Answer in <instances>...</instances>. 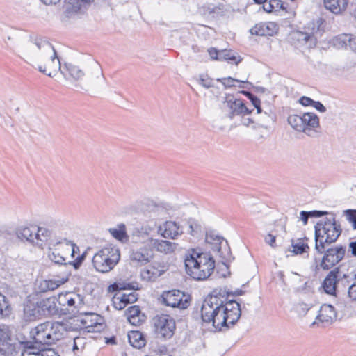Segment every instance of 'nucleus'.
Here are the masks:
<instances>
[{
  "mask_svg": "<svg viewBox=\"0 0 356 356\" xmlns=\"http://www.w3.org/2000/svg\"><path fill=\"white\" fill-rule=\"evenodd\" d=\"M209 54L213 60H220V51H218L215 48H210L208 50Z\"/></svg>",
  "mask_w": 356,
  "mask_h": 356,
  "instance_id": "nucleus-55",
  "label": "nucleus"
},
{
  "mask_svg": "<svg viewBox=\"0 0 356 356\" xmlns=\"http://www.w3.org/2000/svg\"><path fill=\"white\" fill-rule=\"evenodd\" d=\"M276 236L271 234H268L265 237V242L271 247H275Z\"/></svg>",
  "mask_w": 356,
  "mask_h": 356,
  "instance_id": "nucleus-54",
  "label": "nucleus"
},
{
  "mask_svg": "<svg viewBox=\"0 0 356 356\" xmlns=\"http://www.w3.org/2000/svg\"><path fill=\"white\" fill-rule=\"evenodd\" d=\"M94 0H65L66 11L68 13H78L83 3H90Z\"/></svg>",
  "mask_w": 356,
  "mask_h": 356,
  "instance_id": "nucleus-30",
  "label": "nucleus"
},
{
  "mask_svg": "<svg viewBox=\"0 0 356 356\" xmlns=\"http://www.w3.org/2000/svg\"><path fill=\"white\" fill-rule=\"evenodd\" d=\"M299 103L304 106H313V104L314 103H315V101L309 97L302 96L299 99Z\"/></svg>",
  "mask_w": 356,
  "mask_h": 356,
  "instance_id": "nucleus-51",
  "label": "nucleus"
},
{
  "mask_svg": "<svg viewBox=\"0 0 356 356\" xmlns=\"http://www.w3.org/2000/svg\"><path fill=\"white\" fill-rule=\"evenodd\" d=\"M323 3L327 10L337 15L346 9L348 0H324Z\"/></svg>",
  "mask_w": 356,
  "mask_h": 356,
  "instance_id": "nucleus-23",
  "label": "nucleus"
},
{
  "mask_svg": "<svg viewBox=\"0 0 356 356\" xmlns=\"http://www.w3.org/2000/svg\"><path fill=\"white\" fill-rule=\"evenodd\" d=\"M62 245H63V240H51L49 242L48 257L50 261L55 264L66 266L67 265L66 259L63 254H61L60 252L61 250L59 246Z\"/></svg>",
  "mask_w": 356,
  "mask_h": 356,
  "instance_id": "nucleus-16",
  "label": "nucleus"
},
{
  "mask_svg": "<svg viewBox=\"0 0 356 356\" xmlns=\"http://www.w3.org/2000/svg\"><path fill=\"white\" fill-rule=\"evenodd\" d=\"M348 293L352 300L356 301V282L349 287Z\"/></svg>",
  "mask_w": 356,
  "mask_h": 356,
  "instance_id": "nucleus-53",
  "label": "nucleus"
},
{
  "mask_svg": "<svg viewBox=\"0 0 356 356\" xmlns=\"http://www.w3.org/2000/svg\"><path fill=\"white\" fill-rule=\"evenodd\" d=\"M184 264L186 273L195 280L207 279L215 268V260L210 254L195 249L188 250Z\"/></svg>",
  "mask_w": 356,
  "mask_h": 356,
  "instance_id": "nucleus-3",
  "label": "nucleus"
},
{
  "mask_svg": "<svg viewBox=\"0 0 356 356\" xmlns=\"http://www.w3.org/2000/svg\"><path fill=\"white\" fill-rule=\"evenodd\" d=\"M35 236V239L37 240L35 245L41 248H43L44 243L49 247V242L51 240H62V238H52L51 232L49 229L40 227H37Z\"/></svg>",
  "mask_w": 356,
  "mask_h": 356,
  "instance_id": "nucleus-22",
  "label": "nucleus"
},
{
  "mask_svg": "<svg viewBox=\"0 0 356 356\" xmlns=\"http://www.w3.org/2000/svg\"><path fill=\"white\" fill-rule=\"evenodd\" d=\"M220 291H221V292H225V297H227L228 298H229L230 296H241L244 293V291L241 289H236L234 291H231V292L222 291V290H220Z\"/></svg>",
  "mask_w": 356,
  "mask_h": 356,
  "instance_id": "nucleus-56",
  "label": "nucleus"
},
{
  "mask_svg": "<svg viewBox=\"0 0 356 356\" xmlns=\"http://www.w3.org/2000/svg\"><path fill=\"white\" fill-rule=\"evenodd\" d=\"M222 109L226 113L229 119H233L234 116L243 113L245 109V104L238 99L234 98L232 95H227L225 101L222 102Z\"/></svg>",
  "mask_w": 356,
  "mask_h": 356,
  "instance_id": "nucleus-15",
  "label": "nucleus"
},
{
  "mask_svg": "<svg viewBox=\"0 0 356 356\" xmlns=\"http://www.w3.org/2000/svg\"><path fill=\"white\" fill-rule=\"evenodd\" d=\"M38 356H59L52 348H42Z\"/></svg>",
  "mask_w": 356,
  "mask_h": 356,
  "instance_id": "nucleus-49",
  "label": "nucleus"
},
{
  "mask_svg": "<svg viewBox=\"0 0 356 356\" xmlns=\"http://www.w3.org/2000/svg\"><path fill=\"white\" fill-rule=\"evenodd\" d=\"M120 259V250L113 245H107L95 254L92 265L97 271L106 273L112 270Z\"/></svg>",
  "mask_w": 356,
  "mask_h": 356,
  "instance_id": "nucleus-7",
  "label": "nucleus"
},
{
  "mask_svg": "<svg viewBox=\"0 0 356 356\" xmlns=\"http://www.w3.org/2000/svg\"><path fill=\"white\" fill-rule=\"evenodd\" d=\"M109 233L118 241H123L124 239L128 238L126 232V226L124 223L118 225L116 228H110Z\"/></svg>",
  "mask_w": 356,
  "mask_h": 356,
  "instance_id": "nucleus-33",
  "label": "nucleus"
},
{
  "mask_svg": "<svg viewBox=\"0 0 356 356\" xmlns=\"http://www.w3.org/2000/svg\"><path fill=\"white\" fill-rule=\"evenodd\" d=\"M159 232L164 238L175 239L182 234L183 229L176 222L170 220L159 227Z\"/></svg>",
  "mask_w": 356,
  "mask_h": 356,
  "instance_id": "nucleus-18",
  "label": "nucleus"
},
{
  "mask_svg": "<svg viewBox=\"0 0 356 356\" xmlns=\"http://www.w3.org/2000/svg\"><path fill=\"white\" fill-rule=\"evenodd\" d=\"M318 35H321V30L319 27L316 29V31H313L310 33H300L299 40L304 41L306 44H308L309 47H314L317 44Z\"/></svg>",
  "mask_w": 356,
  "mask_h": 356,
  "instance_id": "nucleus-29",
  "label": "nucleus"
},
{
  "mask_svg": "<svg viewBox=\"0 0 356 356\" xmlns=\"http://www.w3.org/2000/svg\"><path fill=\"white\" fill-rule=\"evenodd\" d=\"M58 315L75 316L84 305V297L76 292L60 293L56 298Z\"/></svg>",
  "mask_w": 356,
  "mask_h": 356,
  "instance_id": "nucleus-8",
  "label": "nucleus"
},
{
  "mask_svg": "<svg viewBox=\"0 0 356 356\" xmlns=\"http://www.w3.org/2000/svg\"><path fill=\"white\" fill-rule=\"evenodd\" d=\"M24 312L25 316L29 321L42 316L47 317L58 315L56 297L28 299L24 307Z\"/></svg>",
  "mask_w": 356,
  "mask_h": 356,
  "instance_id": "nucleus-6",
  "label": "nucleus"
},
{
  "mask_svg": "<svg viewBox=\"0 0 356 356\" xmlns=\"http://www.w3.org/2000/svg\"><path fill=\"white\" fill-rule=\"evenodd\" d=\"M187 225H188V232L192 236H196L201 232V226L194 219H189L187 221Z\"/></svg>",
  "mask_w": 356,
  "mask_h": 356,
  "instance_id": "nucleus-39",
  "label": "nucleus"
},
{
  "mask_svg": "<svg viewBox=\"0 0 356 356\" xmlns=\"http://www.w3.org/2000/svg\"><path fill=\"white\" fill-rule=\"evenodd\" d=\"M129 342L136 348H141L145 346V339L140 331H131L128 334Z\"/></svg>",
  "mask_w": 356,
  "mask_h": 356,
  "instance_id": "nucleus-28",
  "label": "nucleus"
},
{
  "mask_svg": "<svg viewBox=\"0 0 356 356\" xmlns=\"http://www.w3.org/2000/svg\"><path fill=\"white\" fill-rule=\"evenodd\" d=\"M291 245L293 247V252L296 254H301L304 252H307L309 250L308 244L305 243L302 238L298 239L296 242L292 239Z\"/></svg>",
  "mask_w": 356,
  "mask_h": 356,
  "instance_id": "nucleus-36",
  "label": "nucleus"
},
{
  "mask_svg": "<svg viewBox=\"0 0 356 356\" xmlns=\"http://www.w3.org/2000/svg\"><path fill=\"white\" fill-rule=\"evenodd\" d=\"M263 8L266 13H271L275 10L270 1L268 3L264 4Z\"/></svg>",
  "mask_w": 356,
  "mask_h": 356,
  "instance_id": "nucleus-60",
  "label": "nucleus"
},
{
  "mask_svg": "<svg viewBox=\"0 0 356 356\" xmlns=\"http://www.w3.org/2000/svg\"><path fill=\"white\" fill-rule=\"evenodd\" d=\"M16 339L13 338L8 330L0 329V353L3 356H13L17 353L19 345Z\"/></svg>",
  "mask_w": 356,
  "mask_h": 356,
  "instance_id": "nucleus-14",
  "label": "nucleus"
},
{
  "mask_svg": "<svg viewBox=\"0 0 356 356\" xmlns=\"http://www.w3.org/2000/svg\"><path fill=\"white\" fill-rule=\"evenodd\" d=\"M151 322L158 337L167 339L174 335L176 323L171 316L165 314H156L152 318Z\"/></svg>",
  "mask_w": 356,
  "mask_h": 356,
  "instance_id": "nucleus-10",
  "label": "nucleus"
},
{
  "mask_svg": "<svg viewBox=\"0 0 356 356\" xmlns=\"http://www.w3.org/2000/svg\"><path fill=\"white\" fill-rule=\"evenodd\" d=\"M302 121L305 127H318L320 125L318 116L312 112L303 113Z\"/></svg>",
  "mask_w": 356,
  "mask_h": 356,
  "instance_id": "nucleus-32",
  "label": "nucleus"
},
{
  "mask_svg": "<svg viewBox=\"0 0 356 356\" xmlns=\"http://www.w3.org/2000/svg\"><path fill=\"white\" fill-rule=\"evenodd\" d=\"M310 218H320L325 215L329 214L327 211L314 210L307 211Z\"/></svg>",
  "mask_w": 356,
  "mask_h": 356,
  "instance_id": "nucleus-52",
  "label": "nucleus"
},
{
  "mask_svg": "<svg viewBox=\"0 0 356 356\" xmlns=\"http://www.w3.org/2000/svg\"><path fill=\"white\" fill-rule=\"evenodd\" d=\"M131 259L141 264H146L149 260V254L145 250H138L133 251L131 254Z\"/></svg>",
  "mask_w": 356,
  "mask_h": 356,
  "instance_id": "nucleus-38",
  "label": "nucleus"
},
{
  "mask_svg": "<svg viewBox=\"0 0 356 356\" xmlns=\"http://www.w3.org/2000/svg\"><path fill=\"white\" fill-rule=\"evenodd\" d=\"M339 268H335L331 270L324 279L322 287L324 291L329 295L336 296L337 284L339 279Z\"/></svg>",
  "mask_w": 356,
  "mask_h": 356,
  "instance_id": "nucleus-17",
  "label": "nucleus"
},
{
  "mask_svg": "<svg viewBox=\"0 0 356 356\" xmlns=\"http://www.w3.org/2000/svg\"><path fill=\"white\" fill-rule=\"evenodd\" d=\"M9 308V305L6 298L0 293V315H3V312Z\"/></svg>",
  "mask_w": 356,
  "mask_h": 356,
  "instance_id": "nucleus-47",
  "label": "nucleus"
},
{
  "mask_svg": "<svg viewBox=\"0 0 356 356\" xmlns=\"http://www.w3.org/2000/svg\"><path fill=\"white\" fill-rule=\"evenodd\" d=\"M264 29L268 33L267 35H273L277 32V25L274 22L264 23Z\"/></svg>",
  "mask_w": 356,
  "mask_h": 356,
  "instance_id": "nucleus-46",
  "label": "nucleus"
},
{
  "mask_svg": "<svg viewBox=\"0 0 356 356\" xmlns=\"http://www.w3.org/2000/svg\"><path fill=\"white\" fill-rule=\"evenodd\" d=\"M67 277H62L61 279L58 280H44L40 282L38 289L40 292L54 291L64 284L65 282H67Z\"/></svg>",
  "mask_w": 356,
  "mask_h": 356,
  "instance_id": "nucleus-26",
  "label": "nucleus"
},
{
  "mask_svg": "<svg viewBox=\"0 0 356 356\" xmlns=\"http://www.w3.org/2000/svg\"><path fill=\"white\" fill-rule=\"evenodd\" d=\"M76 316V322L80 323L82 328L87 332H99L104 329L102 318L94 312H82L81 309Z\"/></svg>",
  "mask_w": 356,
  "mask_h": 356,
  "instance_id": "nucleus-13",
  "label": "nucleus"
},
{
  "mask_svg": "<svg viewBox=\"0 0 356 356\" xmlns=\"http://www.w3.org/2000/svg\"><path fill=\"white\" fill-rule=\"evenodd\" d=\"M300 219L303 222L304 225H306L308 222V219L310 218L307 211H302L300 213Z\"/></svg>",
  "mask_w": 356,
  "mask_h": 356,
  "instance_id": "nucleus-59",
  "label": "nucleus"
},
{
  "mask_svg": "<svg viewBox=\"0 0 356 356\" xmlns=\"http://www.w3.org/2000/svg\"><path fill=\"white\" fill-rule=\"evenodd\" d=\"M205 241L207 243L215 245L214 250L221 251L222 246H228V243L223 237L216 234L213 232H209L206 234Z\"/></svg>",
  "mask_w": 356,
  "mask_h": 356,
  "instance_id": "nucleus-27",
  "label": "nucleus"
},
{
  "mask_svg": "<svg viewBox=\"0 0 356 356\" xmlns=\"http://www.w3.org/2000/svg\"><path fill=\"white\" fill-rule=\"evenodd\" d=\"M275 10L282 8V1L281 0H270Z\"/></svg>",
  "mask_w": 356,
  "mask_h": 356,
  "instance_id": "nucleus-61",
  "label": "nucleus"
},
{
  "mask_svg": "<svg viewBox=\"0 0 356 356\" xmlns=\"http://www.w3.org/2000/svg\"><path fill=\"white\" fill-rule=\"evenodd\" d=\"M347 220L352 224L353 228L356 229V209H347L343 211Z\"/></svg>",
  "mask_w": 356,
  "mask_h": 356,
  "instance_id": "nucleus-42",
  "label": "nucleus"
},
{
  "mask_svg": "<svg viewBox=\"0 0 356 356\" xmlns=\"http://www.w3.org/2000/svg\"><path fill=\"white\" fill-rule=\"evenodd\" d=\"M61 73L74 88L85 90L89 87L97 86L104 79L102 68L97 63H91L86 69L67 63L64 64Z\"/></svg>",
  "mask_w": 356,
  "mask_h": 356,
  "instance_id": "nucleus-2",
  "label": "nucleus"
},
{
  "mask_svg": "<svg viewBox=\"0 0 356 356\" xmlns=\"http://www.w3.org/2000/svg\"><path fill=\"white\" fill-rule=\"evenodd\" d=\"M33 44L39 49H43L44 51L50 56V59L44 65H38V70L49 77H54L58 71H62L60 62L57 56V53L53 45L48 41L41 38H36L33 40Z\"/></svg>",
  "mask_w": 356,
  "mask_h": 356,
  "instance_id": "nucleus-9",
  "label": "nucleus"
},
{
  "mask_svg": "<svg viewBox=\"0 0 356 356\" xmlns=\"http://www.w3.org/2000/svg\"><path fill=\"white\" fill-rule=\"evenodd\" d=\"M63 241V244H65L67 247V253H69L71 248V255L72 257H74L75 254L79 251V248L72 241H70L67 238H62Z\"/></svg>",
  "mask_w": 356,
  "mask_h": 356,
  "instance_id": "nucleus-43",
  "label": "nucleus"
},
{
  "mask_svg": "<svg viewBox=\"0 0 356 356\" xmlns=\"http://www.w3.org/2000/svg\"><path fill=\"white\" fill-rule=\"evenodd\" d=\"M330 245H325L324 251L317 252L323 256L320 264L321 267L323 270H329L339 264L345 257L346 247L342 245L329 247Z\"/></svg>",
  "mask_w": 356,
  "mask_h": 356,
  "instance_id": "nucleus-11",
  "label": "nucleus"
},
{
  "mask_svg": "<svg viewBox=\"0 0 356 356\" xmlns=\"http://www.w3.org/2000/svg\"><path fill=\"white\" fill-rule=\"evenodd\" d=\"M348 250L353 257H356V240L349 243Z\"/></svg>",
  "mask_w": 356,
  "mask_h": 356,
  "instance_id": "nucleus-58",
  "label": "nucleus"
},
{
  "mask_svg": "<svg viewBox=\"0 0 356 356\" xmlns=\"http://www.w3.org/2000/svg\"><path fill=\"white\" fill-rule=\"evenodd\" d=\"M19 344L23 349L21 353L22 356H38L42 346L35 343L34 340L22 341Z\"/></svg>",
  "mask_w": 356,
  "mask_h": 356,
  "instance_id": "nucleus-25",
  "label": "nucleus"
},
{
  "mask_svg": "<svg viewBox=\"0 0 356 356\" xmlns=\"http://www.w3.org/2000/svg\"><path fill=\"white\" fill-rule=\"evenodd\" d=\"M121 290H138L139 289L138 284L137 282L132 283H121V286L120 287Z\"/></svg>",
  "mask_w": 356,
  "mask_h": 356,
  "instance_id": "nucleus-48",
  "label": "nucleus"
},
{
  "mask_svg": "<svg viewBox=\"0 0 356 356\" xmlns=\"http://www.w3.org/2000/svg\"><path fill=\"white\" fill-rule=\"evenodd\" d=\"M36 231L37 227L33 225L21 226L17 229L16 235L20 241L34 244Z\"/></svg>",
  "mask_w": 356,
  "mask_h": 356,
  "instance_id": "nucleus-20",
  "label": "nucleus"
},
{
  "mask_svg": "<svg viewBox=\"0 0 356 356\" xmlns=\"http://www.w3.org/2000/svg\"><path fill=\"white\" fill-rule=\"evenodd\" d=\"M337 316L334 307L328 304L323 305L320 309L316 320L321 323L331 324L336 320Z\"/></svg>",
  "mask_w": 356,
  "mask_h": 356,
  "instance_id": "nucleus-19",
  "label": "nucleus"
},
{
  "mask_svg": "<svg viewBox=\"0 0 356 356\" xmlns=\"http://www.w3.org/2000/svg\"><path fill=\"white\" fill-rule=\"evenodd\" d=\"M315 228V250L316 252L324 251L325 245L334 243L342 232L339 223H337L334 215L326 217L318 221Z\"/></svg>",
  "mask_w": 356,
  "mask_h": 356,
  "instance_id": "nucleus-4",
  "label": "nucleus"
},
{
  "mask_svg": "<svg viewBox=\"0 0 356 356\" xmlns=\"http://www.w3.org/2000/svg\"><path fill=\"white\" fill-rule=\"evenodd\" d=\"M126 315L127 316L128 321L133 325H136L139 322L138 318L141 311L138 305H133L128 307L125 311Z\"/></svg>",
  "mask_w": 356,
  "mask_h": 356,
  "instance_id": "nucleus-35",
  "label": "nucleus"
},
{
  "mask_svg": "<svg viewBox=\"0 0 356 356\" xmlns=\"http://www.w3.org/2000/svg\"><path fill=\"white\" fill-rule=\"evenodd\" d=\"M250 32L252 35L260 36H267V34H268L264 29V23L255 24L252 29H250Z\"/></svg>",
  "mask_w": 356,
  "mask_h": 356,
  "instance_id": "nucleus-41",
  "label": "nucleus"
},
{
  "mask_svg": "<svg viewBox=\"0 0 356 356\" xmlns=\"http://www.w3.org/2000/svg\"><path fill=\"white\" fill-rule=\"evenodd\" d=\"M217 81L221 82L222 84L225 88H230V87L234 86V82L244 83V81H241L238 79H235L230 76L227 77V78L218 79Z\"/></svg>",
  "mask_w": 356,
  "mask_h": 356,
  "instance_id": "nucleus-44",
  "label": "nucleus"
},
{
  "mask_svg": "<svg viewBox=\"0 0 356 356\" xmlns=\"http://www.w3.org/2000/svg\"><path fill=\"white\" fill-rule=\"evenodd\" d=\"M177 244L165 240L151 239L152 248L157 252L170 254L174 252Z\"/></svg>",
  "mask_w": 356,
  "mask_h": 356,
  "instance_id": "nucleus-21",
  "label": "nucleus"
},
{
  "mask_svg": "<svg viewBox=\"0 0 356 356\" xmlns=\"http://www.w3.org/2000/svg\"><path fill=\"white\" fill-rule=\"evenodd\" d=\"M65 332L64 325L59 322L46 321L32 328L29 337L35 343L44 348L56 343Z\"/></svg>",
  "mask_w": 356,
  "mask_h": 356,
  "instance_id": "nucleus-5",
  "label": "nucleus"
},
{
  "mask_svg": "<svg viewBox=\"0 0 356 356\" xmlns=\"http://www.w3.org/2000/svg\"><path fill=\"white\" fill-rule=\"evenodd\" d=\"M313 107L321 113H325L326 111L325 106L318 101H315V103L313 104Z\"/></svg>",
  "mask_w": 356,
  "mask_h": 356,
  "instance_id": "nucleus-57",
  "label": "nucleus"
},
{
  "mask_svg": "<svg viewBox=\"0 0 356 356\" xmlns=\"http://www.w3.org/2000/svg\"><path fill=\"white\" fill-rule=\"evenodd\" d=\"M161 302L168 307L186 309L189 306V298L180 290H170L163 291L160 298Z\"/></svg>",
  "mask_w": 356,
  "mask_h": 356,
  "instance_id": "nucleus-12",
  "label": "nucleus"
},
{
  "mask_svg": "<svg viewBox=\"0 0 356 356\" xmlns=\"http://www.w3.org/2000/svg\"><path fill=\"white\" fill-rule=\"evenodd\" d=\"M120 286H121L120 282H115V283H113V284L110 285L108 289L110 291H117V290H121L120 289Z\"/></svg>",
  "mask_w": 356,
  "mask_h": 356,
  "instance_id": "nucleus-63",
  "label": "nucleus"
},
{
  "mask_svg": "<svg viewBox=\"0 0 356 356\" xmlns=\"http://www.w3.org/2000/svg\"><path fill=\"white\" fill-rule=\"evenodd\" d=\"M241 316L240 303L225 297V292L214 290L208 295L201 307V318L211 323L216 331H227L236 324Z\"/></svg>",
  "mask_w": 356,
  "mask_h": 356,
  "instance_id": "nucleus-1",
  "label": "nucleus"
},
{
  "mask_svg": "<svg viewBox=\"0 0 356 356\" xmlns=\"http://www.w3.org/2000/svg\"><path fill=\"white\" fill-rule=\"evenodd\" d=\"M254 121L250 118H243L242 120V124L244 126L248 127L250 124H253Z\"/></svg>",
  "mask_w": 356,
  "mask_h": 356,
  "instance_id": "nucleus-62",
  "label": "nucleus"
},
{
  "mask_svg": "<svg viewBox=\"0 0 356 356\" xmlns=\"http://www.w3.org/2000/svg\"><path fill=\"white\" fill-rule=\"evenodd\" d=\"M220 60H227L238 65L241 61V58L240 56H236L232 50L224 49L220 51Z\"/></svg>",
  "mask_w": 356,
  "mask_h": 356,
  "instance_id": "nucleus-37",
  "label": "nucleus"
},
{
  "mask_svg": "<svg viewBox=\"0 0 356 356\" xmlns=\"http://www.w3.org/2000/svg\"><path fill=\"white\" fill-rule=\"evenodd\" d=\"M197 81L205 88H209L213 86V79L207 74H200L199 77L197 79Z\"/></svg>",
  "mask_w": 356,
  "mask_h": 356,
  "instance_id": "nucleus-40",
  "label": "nucleus"
},
{
  "mask_svg": "<svg viewBox=\"0 0 356 356\" xmlns=\"http://www.w3.org/2000/svg\"><path fill=\"white\" fill-rule=\"evenodd\" d=\"M316 127H305L300 132L305 133L307 136L312 138L318 136L321 132L316 129Z\"/></svg>",
  "mask_w": 356,
  "mask_h": 356,
  "instance_id": "nucleus-45",
  "label": "nucleus"
},
{
  "mask_svg": "<svg viewBox=\"0 0 356 356\" xmlns=\"http://www.w3.org/2000/svg\"><path fill=\"white\" fill-rule=\"evenodd\" d=\"M289 124L296 131L300 132L301 130H304L305 124L302 121V115H289L287 118Z\"/></svg>",
  "mask_w": 356,
  "mask_h": 356,
  "instance_id": "nucleus-34",
  "label": "nucleus"
},
{
  "mask_svg": "<svg viewBox=\"0 0 356 356\" xmlns=\"http://www.w3.org/2000/svg\"><path fill=\"white\" fill-rule=\"evenodd\" d=\"M335 45L339 47H349L352 51H356V37L348 34L339 35L335 39Z\"/></svg>",
  "mask_w": 356,
  "mask_h": 356,
  "instance_id": "nucleus-24",
  "label": "nucleus"
},
{
  "mask_svg": "<svg viewBox=\"0 0 356 356\" xmlns=\"http://www.w3.org/2000/svg\"><path fill=\"white\" fill-rule=\"evenodd\" d=\"M243 93L250 100L254 106H258L259 104H261L260 99L254 94L251 93L250 92H244Z\"/></svg>",
  "mask_w": 356,
  "mask_h": 356,
  "instance_id": "nucleus-50",
  "label": "nucleus"
},
{
  "mask_svg": "<svg viewBox=\"0 0 356 356\" xmlns=\"http://www.w3.org/2000/svg\"><path fill=\"white\" fill-rule=\"evenodd\" d=\"M299 307L302 310V312H307L310 309L309 305L305 303H300Z\"/></svg>",
  "mask_w": 356,
  "mask_h": 356,
  "instance_id": "nucleus-64",
  "label": "nucleus"
},
{
  "mask_svg": "<svg viewBox=\"0 0 356 356\" xmlns=\"http://www.w3.org/2000/svg\"><path fill=\"white\" fill-rule=\"evenodd\" d=\"M120 302L118 305H115V307L119 309H123L127 304L134 303L138 299V294L135 292H131L129 294H122L120 298H118ZM115 304H116L115 302Z\"/></svg>",
  "mask_w": 356,
  "mask_h": 356,
  "instance_id": "nucleus-31",
  "label": "nucleus"
}]
</instances>
